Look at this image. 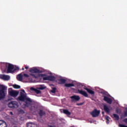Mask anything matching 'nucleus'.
I'll return each instance as SVG.
<instances>
[{
  "label": "nucleus",
  "mask_w": 127,
  "mask_h": 127,
  "mask_svg": "<svg viewBox=\"0 0 127 127\" xmlns=\"http://www.w3.org/2000/svg\"><path fill=\"white\" fill-rule=\"evenodd\" d=\"M127 110L126 111H124V115L122 116V118H127Z\"/></svg>",
  "instance_id": "nucleus-25"
},
{
  "label": "nucleus",
  "mask_w": 127,
  "mask_h": 127,
  "mask_svg": "<svg viewBox=\"0 0 127 127\" xmlns=\"http://www.w3.org/2000/svg\"><path fill=\"white\" fill-rule=\"evenodd\" d=\"M13 87L14 89H20V86L18 85H16V84H14V85H13Z\"/></svg>",
  "instance_id": "nucleus-26"
},
{
  "label": "nucleus",
  "mask_w": 127,
  "mask_h": 127,
  "mask_svg": "<svg viewBox=\"0 0 127 127\" xmlns=\"http://www.w3.org/2000/svg\"><path fill=\"white\" fill-rule=\"evenodd\" d=\"M10 115H13L12 112H10Z\"/></svg>",
  "instance_id": "nucleus-39"
},
{
  "label": "nucleus",
  "mask_w": 127,
  "mask_h": 127,
  "mask_svg": "<svg viewBox=\"0 0 127 127\" xmlns=\"http://www.w3.org/2000/svg\"><path fill=\"white\" fill-rule=\"evenodd\" d=\"M29 72L30 73H41L40 70L36 68H31L29 70Z\"/></svg>",
  "instance_id": "nucleus-11"
},
{
  "label": "nucleus",
  "mask_w": 127,
  "mask_h": 127,
  "mask_svg": "<svg viewBox=\"0 0 127 127\" xmlns=\"http://www.w3.org/2000/svg\"><path fill=\"white\" fill-rule=\"evenodd\" d=\"M44 81H46L47 80L49 81H55V76H48L47 77H43Z\"/></svg>",
  "instance_id": "nucleus-8"
},
{
  "label": "nucleus",
  "mask_w": 127,
  "mask_h": 127,
  "mask_svg": "<svg viewBox=\"0 0 127 127\" xmlns=\"http://www.w3.org/2000/svg\"><path fill=\"white\" fill-rule=\"evenodd\" d=\"M18 112L19 114H21V115H23V114H24V111H23L22 109H19Z\"/></svg>",
  "instance_id": "nucleus-27"
},
{
  "label": "nucleus",
  "mask_w": 127,
  "mask_h": 127,
  "mask_svg": "<svg viewBox=\"0 0 127 127\" xmlns=\"http://www.w3.org/2000/svg\"><path fill=\"white\" fill-rule=\"evenodd\" d=\"M1 79H2L3 80H5V81H8L9 79H10V77L8 75H1L0 76Z\"/></svg>",
  "instance_id": "nucleus-13"
},
{
  "label": "nucleus",
  "mask_w": 127,
  "mask_h": 127,
  "mask_svg": "<svg viewBox=\"0 0 127 127\" xmlns=\"http://www.w3.org/2000/svg\"><path fill=\"white\" fill-rule=\"evenodd\" d=\"M106 121H110V117L109 116H106Z\"/></svg>",
  "instance_id": "nucleus-32"
},
{
  "label": "nucleus",
  "mask_w": 127,
  "mask_h": 127,
  "mask_svg": "<svg viewBox=\"0 0 127 127\" xmlns=\"http://www.w3.org/2000/svg\"><path fill=\"white\" fill-rule=\"evenodd\" d=\"M27 127H37V125L33 123H29L27 124Z\"/></svg>",
  "instance_id": "nucleus-17"
},
{
  "label": "nucleus",
  "mask_w": 127,
  "mask_h": 127,
  "mask_svg": "<svg viewBox=\"0 0 127 127\" xmlns=\"http://www.w3.org/2000/svg\"><path fill=\"white\" fill-rule=\"evenodd\" d=\"M8 93L9 96H11V97H13V98L17 97V96H18V94H19V92L18 91L12 90V89L11 88L8 89Z\"/></svg>",
  "instance_id": "nucleus-5"
},
{
  "label": "nucleus",
  "mask_w": 127,
  "mask_h": 127,
  "mask_svg": "<svg viewBox=\"0 0 127 127\" xmlns=\"http://www.w3.org/2000/svg\"><path fill=\"white\" fill-rule=\"evenodd\" d=\"M25 107L29 108L30 111H35L36 107L33 104V100L29 97H27L24 101Z\"/></svg>",
  "instance_id": "nucleus-1"
},
{
  "label": "nucleus",
  "mask_w": 127,
  "mask_h": 127,
  "mask_svg": "<svg viewBox=\"0 0 127 127\" xmlns=\"http://www.w3.org/2000/svg\"><path fill=\"white\" fill-rule=\"evenodd\" d=\"M104 110L106 113H107L108 114H110V112L111 110H110V108L108 107L107 105H104L103 106Z\"/></svg>",
  "instance_id": "nucleus-15"
},
{
  "label": "nucleus",
  "mask_w": 127,
  "mask_h": 127,
  "mask_svg": "<svg viewBox=\"0 0 127 127\" xmlns=\"http://www.w3.org/2000/svg\"><path fill=\"white\" fill-rule=\"evenodd\" d=\"M109 121H106V123H107V124H109Z\"/></svg>",
  "instance_id": "nucleus-38"
},
{
  "label": "nucleus",
  "mask_w": 127,
  "mask_h": 127,
  "mask_svg": "<svg viewBox=\"0 0 127 127\" xmlns=\"http://www.w3.org/2000/svg\"><path fill=\"white\" fill-rule=\"evenodd\" d=\"M7 87L4 85L0 84V101L5 99L6 96Z\"/></svg>",
  "instance_id": "nucleus-2"
},
{
  "label": "nucleus",
  "mask_w": 127,
  "mask_h": 127,
  "mask_svg": "<svg viewBox=\"0 0 127 127\" xmlns=\"http://www.w3.org/2000/svg\"><path fill=\"white\" fill-rule=\"evenodd\" d=\"M102 114H103V115H104V112H102Z\"/></svg>",
  "instance_id": "nucleus-42"
},
{
  "label": "nucleus",
  "mask_w": 127,
  "mask_h": 127,
  "mask_svg": "<svg viewBox=\"0 0 127 127\" xmlns=\"http://www.w3.org/2000/svg\"><path fill=\"white\" fill-rule=\"evenodd\" d=\"M22 70H24V68L23 67V68H22Z\"/></svg>",
  "instance_id": "nucleus-41"
},
{
  "label": "nucleus",
  "mask_w": 127,
  "mask_h": 127,
  "mask_svg": "<svg viewBox=\"0 0 127 127\" xmlns=\"http://www.w3.org/2000/svg\"><path fill=\"white\" fill-rule=\"evenodd\" d=\"M77 92L79 93V94H80V95H82V96H84V97H85L86 98H88V95L87 92L85 91L81 90L79 89L77 90Z\"/></svg>",
  "instance_id": "nucleus-9"
},
{
  "label": "nucleus",
  "mask_w": 127,
  "mask_h": 127,
  "mask_svg": "<svg viewBox=\"0 0 127 127\" xmlns=\"http://www.w3.org/2000/svg\"><path fill=\"white\" fill-rule=\"evenodd\" d=\"M26 98L27 97H26V94L25 93V91H24V90H21V92H20V96L18 97V100H19V101L24 102Z\"/></svg>",
  "instance_id": "nucleus-4"
},
{
  "label": "nucleus",
  "mask_w": 127,
  "mask_h": 127,
  "mask_svg": "<svg viewBox=\"0 0 127 127\" xmlns=\"http://www.w3.org/2000/svg\"><path fill=\"white\" fill-rule=\"evenodd\" d=\"M8 107L11 109H17L18 108V102L16 101H11L9 102Z\"/></svg>",
  "instance_id": "nucleus-6"
},
{
  "label": "nucleus",
  "mask_w": 127,
  "mask_h": 127,
  "mask_svg": "<svg viewBox=\"0 0 127 127\" xmlns=\"http://www.w3.org/2000/svg\"><path fill=\"white\" fill-rule=\"evenodd\" d=\"M63 113L65 114V115H66V116H70L71 115V112L68 111V110L64 109Z\"/></svg>",
  "instance_id": "nucleus-22"
},
{
  "label": "nucleus",
  "mask_w": 127,
  "mask_h": 127,
  "mask_svg": "<svg viewBox=\"0 0 127 127\" xmlns=\"http://www.w3.org/2000/svg\"><path fill=\"white\" fill-rule=\"evenodd\" d=\"M16 79L17 80H18V81H22V79H23V76L21 74H19L17 76Z\"/></svg>",
  "instance_id": "nucleus-19"
},
{
  "label": "nucleus",
  "mask_w": 127,
  "mask_h": 127,
  "mask_svg": "<svg viewBox=\"0 0 127 127\" xmlns=\"http://www.w3.org/2000/svg\"><path fill=\"white\" fill-rule=\"evenodd\" d=\"M23 76H24V77H25V78H29V75H28L26 73H24Z\"/></svg>",
  "instance_id": "nucleus-29"
},
{
  "label": "nucleus",
  "mask_w": 127,
  "mask_h": 127,
  "mask_svg": "<svg viewBox=\"0 0 127 127\" xmlns=\"http://www.w3.org/2000/svg\"><path fill=\"white\" fill-rule=\"evenodd\" d=\"M39 115L40 117H43V116H45V115H46V113H45V111L40 110L39 112Z\"/></svg>",
  "instance_id": "nucleus-18"
},
{
  "label": "nucleus",
  "mask_w": 127,
  "mask_h": 127,
  "mask_svg": "<svg viewBox=\"0 0 127 127\" xmlns=\"http://www.w3.org/2000/svg\"><path fill=\"white\" fill-rule=\"evenodd\" d=\"M103 100L105 102H107V104H109V105H112V103H113V100L107 96H104Z\"/></svg>",
  "instance_id": "nucleus-10"
},
{
  "label": "nucleus",
  "mask_w": 127,
  "mask_h": 127,
  "mask_svg": "<svg viewBox=\"0 0 127 127\" xmlns=\"http://www.w3.org/2000/svg\"><path fill=\"white\" fill-rule=\"evenodd\" d=\"M0 127H7V124L3 120H0Z\"/></svg>",
  "instance_id": "nucleus-14"
},
{
  "label": "nucleus",
  "mask_w": 127,
  "mask_h": 127,
  "mask_svg": "<svg viewBox=\"0 0 127 127\" xmlns=\"http://www.w3.org/2000/svg\"><path fill=\"white\" fill-rule=\"evenodd\" d=\"M51 92L53 93V94H55V93H56V88L53 87Z\"/></svg>",
  "instance_id": "nucleus-28"
},
{
  "label": "nucleus",
  "mask_w": 127,
  "mask_h": 127,
  "mask_svg": "<svg viewBox=\"0 0 127 127\" xmlns=\"http://www.w3.org/2000/svg\"><path fill=\"white\" fill-rule=\"evenodd\" d=\"M116 113H117V114H119V109H117L116 110Z\"/></svg>",
  "instance_id": "nucleus-36"
},
{
  "label": "nucleus",
  "mask_w": 127,
  "mask_h": 127,
  "mask_svg": "<svg viewBox=\"0 0 127 127\" xmlns=\"http://www.w3.org/2000/svg\"><path fill=\"white\" fill-rule=\"evenodd\" d=\"M124 123H126V124H127V118H126L124 120Z\"/></svg>",
  "instance_id": "nucleus-34"
},
{
  "label": "nucleus",
  "mask_w": 127,
  "mask_h": 127,
  "mask_svg": "<svg viewBox=\"0 0 127 127\" xmlns=\"http://www.w3.org/2000/svg\"><path fill=\"white\" fill-rule=\"evenodd\" d=\"M90 115H91L93 118H97L100 115V111L94 109L92 112H90Z\"/></svg>",
  "instance_id": "nucleus-7"
},
{
  "label": "nucleus",
  "mask_w": 127,
  "mask_h": 127,
  "mask_svg": "<svg viewBox=\"0 0 127 127\" xmlns=\"http://www.w3.org/2000/svg\"><path fill=\"white\" fill-rule=\"evenodd\" d=\"M59 81L61 82V84H65L67 80L64 78H61Z\"/></svg>",
  "instance_id": "nucleus-23"
},
{
  "label": "nucleus",
  "mask_w": 127,
  "mask_h": 127,
  "mask_svg": "<svg viewBox=\"0 0 127 127\" xmlns=\"http://www.w3.org/2000/svg\"><path fill=\"white\" fill-rule=\"evenodd\" d=\"M113 116L117 120V121H119V120H120V116H119V115H118L117 114H114Z\"/></svg>",
  "instance_id": "nucleus-24"
},
{
  "label": "nucleus",
  "mask_w": 127,
  "mask_h": 127,
  "mask_svg": "<svg viewBox=\"0 0 127 127\" xmlns=\"http://www.w3.org/2000/svg\"><path fill=\"white\" fill-rule=\"evenodd\" d=\"M85 90H86V91H87V92H88V93H89V94H90V95H94L95 94V92H94V91L89 89V88H85Z\"/></svg>",
  "instance_id": "nucleus-20"
},
{
  "label": "nucleus",
  "mask_w": 127,
  "mask_h": 127,
  "mask_svg": "<svg viewBox=\"0 0 127 127\" xmlns=\"http://www.w3.org/2000/svg\"><path fill=\"white\" fill-rule=\"evenodd\" d=\"M30 90L33 91L34 92H36L37 94H40V93H41V91H40V90L37 89L36 88H35L34 87H31Z\"/></svg>",
  "instance_id": "nucleus-16"
},
{
  "label": "nucleus",
  "mask_w": 127,
  "mask_h": 127,
  "mask_svg": "<svg viewBox=\"0 0 127 127\" xmlns=\"http://www.w3.org/2000/svg\"><path fill=\"white\" fill-rule=\"evenodd\" d=\"M25 69H28V66H25Z\"/></svg>",
  "instance_id": "nucleus-37"
},
{
  "label": "nucleus",
  "mask_w": 127,
  "mask_h": 127,
  "mask_svg": "<svg viewBox=\"0 0 127 127\" xmlns=\"http://www.w3.org/2000/svg\"><path fill=\"white\" fill-rule=\"evenodd\" d=\"M64 87L70 88V87H75L74 83H66L64 84Z\"/></svg>",
  "instance_id": "nucleus-21"
},
{
  "label": "nucleus",
  "mask_w": 127,
  "mask_h": 127,
  "mask_svg": "<svg viewBox=\"0 0 127 127\" xmlns=\"http://www.w3.org/2000/svg\"><path fill=\"white\" fill-rule=\"evenodd\" d=\"M82 105H84V102L76 104V106H82Z\"/></svg>",
  "instance_id": "nucleus-30"
},
{
  "label": "nucleus",
  "mask_w": 127,
  "mask_h": 127,
  "mask_svg": "<svg viewBox=\"0 0 127 127\" xmlns=\"http://www.w3.org/2000/svg\"><path fill=\"white\" fill-rule=\"evenodd\" d=\"M50 127H53L52 126H50Z\"/></svg>",
  "instance_id": "nucleus-40"
},
{
  "label": "nucleus",
  "mask_w": 127,
  "mask_h": 127,
  "mask_svg": "<svg viewBox=\"0 0 127 127\" xmlns=\"http://www.w3.org/2000/svg\"><path fill=\"white\" fill-rule=\"evenodd\" d=\"M70 98L71 99V102H74V101H78L80 99V96H76V95H73V96L70 97Z\"/></svg>",
  "instance_id": "nucleus-12"
},
{
  "label": "nucleus",
  "mask_w": 127,
  "mask_h": 127,
  "mask_svg": "<svg viewBox=\"0 0 127 127\" xmlns=\"http://www.w3.org/2000/svg\"><path fill=\"white\" fill-rule=\"evenodd\" d=\"M44 89H45V87H44L41 86L40 87V90H44Z\"/></svg>",
  "instance_id": "nucleus-33"
},
{
  "label": "nucleus",
  "mask_w": 127,
  "mask_h": 127,
  "mask_svg": "<svg viewBox=\"0 0 127 127\" xmlns=\"http://www.w3.org/2000/svg\"><path fill=\"white\" fill-rule=\"evenodd\" d=\"M119 127H127V126L124 125H123V124H120V125H119Z\"/></svg>",
  "instance_id": "nucleus-31"
},
{
  "label": "nucleus",
  "mask_w": 127,
  "mask_h": 127,
  "mask_svg": "<svg viewBox=\"0 0 127 127\" xmlns=\"http://www.w3.org/2000/svg\"><path fill=\"white\" fill-rule=\"evenodd\" d=\"M19 70V67L18 66H15L12 64H9L8 65V68L7 70V73H15L17 71Z\"/></svg>",
  "instance_id": "nucleus-3"
},
{
  "label": "nucleus",
  "mask_w": 127,
  "mask_h": 127,
  "mask_svg": "<svg viewBox=\"0 0 127 127\" xmlns=\"http://www.w3.org/2000/svg\"><path fill=\"white\" fill-rule=\"evenodd\" d=\"M30 76H32V77H35V75L33 73H30Z\"/></svg>",
  "instance_id": "nucleus-35"
}]
</instances>
